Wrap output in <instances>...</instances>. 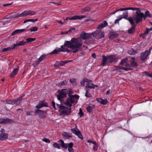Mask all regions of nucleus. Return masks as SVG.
<instances>
[{"label": "nucleus", "mask_w": 152, "mask_h": 152, "mask_svg": "<svg viewBox=\"0 0 152 152\" xmlns=\"http://www.w3.org/2000/svg\"><path fill=\"white\" fill-rule=\"evenodd\" d=\"M48 107V104L45 102L44 101H40L39 102L38 104L36 106V108L39 109L43 107Z\"/></svg>", "instance_id": "nucleus-15"}, {"label": "nucleus", "mask_w": 152, "mask_h": 152, "mask_svg": "<svg viewBox=\"0 0 152 152\" xmlns=\"http://www.w3.org/2000/svg\"><path fill=\"white\" fill-rule=\"evenodd\" d=\"M45 56V55H42L40 56V57L37 60L39 62H40L44 59Z\"/></svg>", "instance_id": "nucleus-39"}, {"label": "nucleus", "mask_w": 152, "mask_h": 152, "mask_svg": "<svg viewBox=\"0 0 152 152\" xmlns=\"http://www.w3.org/2000/svg\"><path fill=\"white\" fill-rule=\"evenodd\" d=\"M89 89H86V93L85 94V96L87 97H89L91 96V94L89 93Z\"/></svg>", "instance_id": "nucleus-36"}, {"label": "nucleus", "mask_w": 152, "mask_h": 152, "mask_svg": "<svg viewBox=\"0 0 152 152\" xmlns=\"http://www.w3.org/2000/svg\"><path fill=\"white\" fill-rule=\"evenodd\" d=\"M18 45L19 46H20L24 45L26 44L27 43V42L22 41H19L18 42Z\"/></svg>", "instance_id": "nucleus-35"}, {"label": "nucleus", "mask_w": 152, "mask_h": 152, "mask_svg": "<svg viewBox=\"0 0 152 152\" xmlns=\"http://www.w3.org/2000/svg\"><path fill=\"white\" fill-rule=\"evenodd\" d=\"M13 121L10 119L6 118L5 119L0 118V124H8L13 122Z\"/></svg>", "instance_id": "nucleus-17"}, {"label": "nucleus", "mask_w": 152, "mask_h": 152, "mask_svg": "<svg viewBox=\"0 0 152 152\" xmlns=\"http://www.w3.org/2000/svg\"><path fill=\"white\" fill-rule=\"evenodd\" d=\"M62 135L64 137H65L67 139H69V138L72 137V136L69 134L67 133L64 132L62 134Z\"/></svg>", "instance_id": "nucleus-30"}, {"label": "nucleus", "mask_w": 152, "mask_h": 152, "mask_svg": "<svg viewBox=\"0 0 152 152\" xmlns=\"http://www.w3.org/2000/svg\"><path fill=\"white\" fill-rule=\"evenodd\" d=\"M108 101H107V99H103L102 100V102L101 104H102L103 105H105L107 103V102Z\"/></svg>", "instance_id": "nucleus-52"}, {"label": "nucleus", "mask_w": 152, "mask_h": 152, "mask_svg": "<svg viewBox=\"0 0 152 152\" xmlns=\"http://www.w3.org/2000/svg\"><path fill=\"white\" fill-rule=\"evenodd\" d=\"M38 30V28L37 27L35 26L31 28L29 30L27 29L26 30V31H29L30 30L31 32H32L37 31Z\"/></svg>", "instance_id": "nucleus-33"}, {"label": "nucleus", "mask_w": 152, "mask_h": 152, "mask_svg": "<svg viewBox=\"0 0 152 152\" xmlns=\"http://www.w3.org/2000/svg\"><path fill=\"white\" fill-rule=\"evenodd\" d=\"M60 141L61 142V145L62 147L65 149H66L67 148L69 149L71 147H72L73 144L72 142H70L69 143H65L64 141L62 140H60Z\"/></svg>", "instance_id": "nucleus-11"}, {"label": "nucleus", "mask_w": 152, "mask_h": 152, "mask_svg": "<svg viewBox=\"0 0 152 152\" xmlns=\"http://www.w3.org/2000/svg\"><path fill=\"white\" fill-rule=\"evenodd\" d=\"M28 15H33L36 14V12L35 11L31 10H28Z\"/></svg>", "instance_id": "nucleus-38"}, {"label": "nucleus", "mask_w": 152, "mask_h": 152, "mask_svg": "<svg viewBox=\"0 0 152 152\" xmlns=\"http://www.w3.org/2000/svg\"><path fill=\"white\" fill-rule=\"evenodd\" d=\"M39 63L40 62L38 60H37L35 63H33L32 65L34 67H35L37 66L38 64H39Z\"/></svg>", "instance_id": "nucleus-56"}, {"label": "nucleus", "mask_w": 152, "mask_h": 152, "mask_svg": "<svg viewBox=\"0 0 152 152\" xmlns=\"http://www.w3.org/2000/svg\"><path fill=\"white\" fill-rule=\"evenodd\" d=\"M59 94L57 96L58 100L61 101L64 98L67 97V94L68 95L69 97L67 98L65 102V104L68 106H72V104L77 103V101L75 99H78L79 96L77 95H72L73 94V91L71 88L68 89H63L60 90L58 91Z\"/></svg>", "instance_id": "nucleus-1"}, {"label": "nucleus", "mask_w": 152, "mask_h": 152, "mask_svg": "<svg viewBox=\"0 0 152 152\" xmlns=\"http://www.w3.org/2000/svg\"><path fill=\"white\" fill-rule=\"evenodd\" d=\"M18 15L19 17H23L28 15V10L24 11L20 14H18Z\"/></svg>", "instance_id": "nucleus-28"}, {"label": "nucleus", "mask_w": 152, "mask_h": 152, "mask_svg": "<svg viewBox=\"0 0 152 152\" xmlns=\"http://www.w3.org/2000/svg\"><path fill=\"white\" fill-rule=\"evenodd\" d=\"M94 41L95 40L94 39H93V40L92 41L90 40H86L85 41V43L87 44H92L94 43Z\"/></svg>", "instance_id": "nucleus-41"}, {"label": "nucleus", "mask_w": 152, "mask_h": 152, "mask_svg": "<svg viewBox=\"0 0 152 152\" xmlns=\"http://www.w3.org/2000/svg\"><path fill=\"white\" fill-rule=\"evenodd\" d=\"M69 107L63 106L60 107V109H59L60 112L63 115H68L71 112V106H69Z\"/></svg>", "instance_id": "nucleus-7"}, {"label": "nucleus", "mask_w": 152, "mask_h": 152, "mask_svg": "<svg viewBox=\"0 0 152 152\" xmlns=\"http://www.w3.org/2000/svg\"><path fill=\"white\" fill-rule=\"evenodd\" d=\"M67 41H65L64 43V44L63 45L61 46V48H57V49H55L53 50V51L51 52L50 53V54H58L59 53L61 52H69L71 51L69 49L67 48L66 47H67L69 48V45L68 44L65 45Z\"/></svg>", "instance_id": "nucleus-5"}, {"label": "nucleus", "mask_w": 152, "mask_h": 152, "mask_svg": "<svg viewBox=\"0 0 152 152\" xmlns=\"http://www.w3.org/2000/svg\"><path fill=\"white\" fill-rule=\"evenodd\" d=\"M59 66H61L64 65V62L63 61H59Z\"/></svg>", "instance_id": "nucleus-60"}, {"label": "nucleus", "mask_w": 152, "mask_h": 152, "mask_svg": "<svg viewBox=\"0 0 152 152\" xmlns=\"http://www.w3.org/2000/svg\"><path fill=\"white\" fill-rule=\"evenodd\" d=\"M67 84V82L66 80H63L58 83L56 85L58 86L61 87L66 85Z\"/></svg>", "instance_id": "nucleus-27"}, {"label": "nucleus", "mask_w": 152, "mask_h": 152, "mask_svg": "<svg viewBox=\"0 0 152 152\" xmlns=\"http://www.w3.org/2000/svg\"><path fill=\"white\" fill-rule=\"evenodd\" d=\"M42 140L43 141L48 143H50V141L49 140L45 138L42 139Z\"/></svg>", "instance_id": "nucleus-53"}, {"label": "nucleus", "mask_w": 152, "mask_h": 152, "mask_svg": "<svg viewBox=\"0 0 152 152\" xmlns=\"http://www.w3.org/2000/svg\"><path fill=\"white\" fill-rule=\"evenodd\" d=\"M92 85V86H88L87 84V85L86 86L85 88V89H86V88L87 89H89V88H95V86H94V85L92 83L91 84Z\"/></svg>", "instance_id": "nucleus-43"}, {"label": "nucleus", "mask_w": 152, "mask_h": 152, "mask_svg": "<svg viewBox=\"0 0 152 152\" xmlns=\"http://www.w3.org/2000/svg\"><path fill=\"white\" fill-rule=\"evenodd\" d=\"M127 60V58H126L123 59L121 61V62L120 63V64L121 66H123L124 64L126 63V61Z\"/></svg>", "instance_id": "nucleus-34"}, {"label": "nucleus", "mask_w": 152, "mask_h": 152, "mask_svg": "<svg viewBox=\"0 0 152 152\" xmlns=\"http://www.w3.org/2000/svg\"><path fill=\"white\" fill-rule=\"evenodd\" d=\"M88 82V79L86 78H84L82 81L80 82L81 85L83 86H85V82Z\"/></svg>", "instance_id": "nucleus-31"}, {"label": "nucleus", "mask_w": 152, "mask_h": 152, "mask_svg": "<svg viewBox=\"0 0 152 152\" xmlns=\"http://www.w3.org/2000/svg\"><path fill=\"white\" fill-rule=\"evenodd\" d=\"M34 112L36 115H39V118L44 119L46 117L47 112L46 111H43L39 109H36L34 110Z\"/></svg>", "instance_id": "nucleus-8"}, {"label": "nucleus", "mask_w": 152, "mask_h": 152, "mask_svg": "<svg viewBox=\"0 0 152 152\" xmlns=\"http://www.w3.org/2000/svg\"><path fill=\"white\" fill-rule=\"evenodd\" d=\"M26 31V29H17L13 31L11 34V35L12 36L16 34L20 33L21 32Z\"/></svg>", "instance_id": "nucleus-19"}, {"label": "nucleus", "mask_w": 152, "mask_h": 152, "mask_svg": "<svg viewBox=\"0 0 152 152\" xmlns=\"http://www.w3.org/2000/svg\"><path fill=\"white\" fill-rule=\"evenodd\" d=\"M8 134L5 132L1 133L0 135V140H4L8 138Z\"/></svg>", "instance_id": "nucleus-20"}, {"label": "nucleus", "mask_w": 152, "mask_h": 152, "mask_svg": "<svg viewBox=\"0 0 152 152\" xmlns=\"http://www.w3.org/2000/svg\"><path fill=\"white\" fill-rule=\"evenodd\" d=\"M132 8H131V7H127V8H121V9H118L117 10H116L114 12H112L111 14H114L116 12L120 11H125L127 10H131L132 9Z\"/></svg>", "instance_id": "nucleus-23"}, {"label": "nucleus", "mask_w": 152, "mask_h": 152, "mask_svg": "<svg viewBox=\"0 0 152 152\" xmlns=\"http://www.w3.org/2000/svg\"><path fill=\"white\" fill-rule=\"evenodd\" d=\"M122 19V15H121L119 17V18L116 20L114 22L115 24H116L117 23H118L120 20Z\"/></svg>", "instance_id": "nucleus-44"}, {"label": "nucleus", "mask_w": 152, "mask_h": 152, "mask_svg": "<svg viewBox=\"0 0 152 152\" xmlns=\"http://www.w3.org/2000/svg\"><path fill=\"white\" fill-rule=\"evenodd\" d=\"M145 34H144V33L143 34H141L140 35V36L142 37V38L143 39H145Z\"/></svg>", "instance_id": "nucleus-62"}, {"label": "nucleus", "mask_w": 152, "mask_h": 152, "mask_svg": "<svg viewBox=\"0 0 152 152\" xmlns=\"http://www.w3.org/2000/svg\"><path fill=\"white\" fill-rule=\"evenodd\" d=\"M71 130L72 132L77 135L79 138L81 139H83V137L80 131L77 128L76 125H75V128L71 129Z\"/></svg>", "instance_id": "nucleus-10"}, {"label": "nucleus", "mask_w": 152, "mask_h": 152, "mask_svg": "<svg viewBox=\"0 0 152 152\" xmlns=\"http://www.w3.org/2000/svg\"><path fill=\"white\" fill-rule=\"evenodd\" d=\"M38 19L36 18L35 19H26L24 20L23 23H25L31 21L32 22H34L35 21H36Z\"/></svg>", "instance_id": "nucleus-32"}, {"label": "nucleus", "mask_w": 152, "mask_h": 152, "mask_svg": "<svg viewBox=\"0 0 152 152\" xmlns=\"http://www.w3.org/2000/svg\"><path fill=\"white\" fill-rule=\"evenodd\" d=\"M107 64H108V62H107V57L105 55H103L102 56V61L101 63V65L104 66Z\"/></svg>", "instance_id": "nucleus-18"}, {"label": "nucleus", "mask_w": 152, "mask_h": 152, "mask_svg": "<svg viewBox=\"0 0 152 152\" xmlns=\"http://www.w3.org/2000/svg\"><path fill=\"white\" fill-rule=\"evenodd\" d=\"M18 45V42L16 44H14L13 45V47L12 48H11L12 50H13L15 49V48H17L19 46Z\"/></svg>", "instance_id": "nucleus-50"}, {"label": "nucleus", "mask_w": 152, "mask_h": 152, "mask_svg": "<svg viewBox=\"0 0 152 152\" xmlns=\"http://www.w3.org/2000/svg\"><path fill=\"white\" fill-rule=\"evenodd\" d=\"M53 146L55 148H56L59 149L60 148V145L56 142H54L53 144Z\"/></svg>", "instance_id": "nucleus-37"}, {"label": "nucleus", "mask_w": 152, "mask_h": 152, "mask_svg": "<svg viewBox=\"0 0 152 152\" xmlns=\"http://www.w3.org/2000/svg\"><path fill=\"white\" fill-rule=\"evenodd\" d=\"M135 58L132 57L130 61L131 66L134 67H137V63L134 61Z\"/></svg>", "instance_id": "nucleus-25"}, {"label": "nucleus", "mask_w": 152, "mask_h": 152, "mask_svg": "<svg viewBox=\"0 0 152 152\" xmlns=\"http://www.w3.org/2000/svg\"><path fill=\"white\" fill-rule=\"evenodd\" d=\"M87 142H88L92 143L93 144H96V142L93 140H87Z\"/></svg>", "instance_id": "nucleus-57"}, {"label": "nucleus", "mask_w": 152, "mask_h": 152, "mask_svg": "<svg viewBox=\"0 0 152 152\" xmlns=\"http://www.w3.org/2000/svg\"><path fill=\"white\" fill-rule=\"evenodd\" d=\"M65 45L68 44L69 48L70 49L71 51L73 53H76L80 50L82 45L80 40L75 38H72L71 41H67Z\"/></svg>", "instance_id": "nucleus-2"}, {"label": "nucleus", "mask_w": 152, "mask_h": 152, "mask_svg": "<svg viewBox=\"0 0 152 152\" xmlns=\"http://www.w3.org/2000/svg\"><path fill=\"white\" fill-rule=\"evenodd\" d=\"M149 31V28H146V30L144 32V34H148Z\"/></svg>", "instance_id": "nucleus-64"}, {"label": "nucleus", "mask_w": 152, "mask_h": 152, "mask_svg": "<svg viewBox=\"0 0 152 152\" xmlns=\"http://www.w3.org/2000/svg\"><path fill=\"white\" fill-rule=\"evenodd\" d=\"M91 8L90 7L87 6L85 8H83L80 11L82 13H84L90 11Z\"/></svg>", "instance_id": "nucleus-22"}, {"label": "nucleus", "mask_w": 152, "mask_h": 152, "mask_svg": "<svg viewBox=\"0 0 152 152\" xmlns=\"http://www.w3.org/2000/svg\"><path fill=\"white\" fill-rule=\"evenodd\" d=\"M96 100L98 102L101 103L102 99L101 98H98L96 99Z\"/></svg>", "instance_id": "nucleus-59"}, {"label": "nucleus", "mask_w": 152, "mask_h": 152, "mask_svg": "<svg viewBox=\"0 0 152 152\" xmlns=\"http://www.w3.org/2000/svg\"><path fill=\"white\" fill-rule=\"evenodd\" d=\"M128 30V32L129 34H133L135 31V26L136 25L134 24Z\"/></svg>", "instance_id": "nucleus-26"}, {"label": "nucleus", "mask_w": 152, "mask_h": 152, "mask_svg": "<svg viewBox=\"0 0 152 152\" xmlns=\"http://www.w3.org/2000/svg\"><path fill=\"white\" fill-rule=\"evenodd\" d=\"M150 51L149 52L148 50H146L144 52L142 53L140 56L141 60L144 61L147 58L148 55L150 54Z\"/></svg>", "instance_id": "nucleus-16"}, {"label": "nucleus", "mask_w": 152, "mask_h": 152, "mask_svg": "<svg viewBox=\"0 0 152 152\" xmlns=\"http://www.w3.org/2000/svg\"><path fill=\"white\" fill-rule=\"evenodd\" d=\"M68 150L69 152H74V150L73 148L72 147H71L68 149Z\"/></svg>", "instance_id": "nucleus-63"}, {"label": "nucleus", "mask_w": 152, "mask_h": 152, "mask_svg": "<svg viewBox=\"0 0 152 152\" xmlns=\"http://www.w3.org/2000/svg\"><path fill=\"white\" fill-rule=\"evenodd\" d=\"M75 30V28H71L69 29V30L67 32H61V34H64V33H65V34H67L68 32H71L72 31V30Z\"/></svg>", "instance_id": "nucleus-45"}, {"label": "nucleus", "mask_w": 152, "mask_h": 152, "mask_svg": "<svg viewBox=\"0 0 152 152\" xmlns=\"http://www.w3.org/2000/svg\"><path fill=\"white\" fill-rule=\"evenodd\" d=\"M69 82L72 84H74V83H76L75 79L74 78L70 79L69 80Z\"/></svg>", "instance_id": "nucleus-54"}, {"label": "nucleus", "mask_w": 152, "mask_h": 152, "mask_svg": "<svg viewBox=\"0 0 152 152\" xmlns=\"http://www.w3.org/2000/svg\"><path fill=\"white\" fill-rule=\"evenodd\" d=\"M118 34L113 31H110V35L109 36V38L110 39H113L115 38H117L118 37Z\"/></svg>", "instance_id": "nucleus-21"}, {"label": "nucleus", "mask_w": 152, "mask_h": 152, "mask_svg": "<svg viewBox=\"0 0 152 152\" xmlns=\"http://www.w3.org/2000/svg\"><path fill=\"white\" fill-rule=\"evenodd\" d=\"M128 12H124L122 15L123 16H122V18L127 20L130 22L132 25H133L134 23H136V20H135L134 19V16L133 18L130 17L128 18Z\"/></svg>", "instance_id": "nucleus-9"}, {"label": "nucleus", "mask_w": 152, "mask_h": 152, "mask_svg": "<svg viewBox=\"0 0 152 152\" xmlns=\"http://www.w3.org/2000/svg\"><path fill=\"white\" fill-rule=\"evenodd\" d=\"M54 66L55 67H57L59 66V61H56V62L54 64Z\"/></svg>", "instance_id": "nucleus-58"}, {"label": "nucleus", "mask_w": 152, "mask_h": 152, "mask_svg": "<svg viewBox=\"0 0 152 152\" xmlns=\"http://www.w3.org/2000/svg\"><path fill=\"white\" fill-rule=\"evenodd\" d=\"M51 105L55 110L57 109L56 108V107H55V102L53 100L52 101Z\"/></svg>", "instance_id": "nucleus-55"}, {"label": "nucleus", "mask_w": 152, "mask_h": 152, "mask_svg": "<svg viewBox=\"0 0 152 152\" xmlns=\"http://www.w3.org/2000/svg\"><path fill=\"white\" fill-rule=\"evenodd\" d=\"M94 144V145L93 146V149L94 151H96L98 149V145L96 142V144Z\"/></svg>", "instance_id": "nucleus-48"}, {"label": "nucleus", "mask_w": 152, "mask_h": 152, "mask_svg": "<svg viewBox=\"0 0 152 152\" xmlns=\"http://www.w3.org/2000/svg\"><path fill=\"white\" fill-rule=\"evenodd\" d=\"M80 38L83 39H88L91 36V33H86L84 32L81 33L80 35Z\"/></svg>", "instance_id": "nucleus-13"}, {"label": "nucleus", "mask_w": 152, "mask_h": 152, "mask_svg": "<svg viewBox=\"0 0 152 152\" xmlns=\"http://www.w3.org/2000/svg\"><path fill=\"white\" fill-rule=\"evenodd\" d=\"M132 8L131 10H136V15H134V19L136 20V23H138L142 20V18H144L145 20L146 17H148L149 18L152 17L150 13V12L147 10L145 13V15L143 13L141 12L140 8L137 7H131Z\"/></svg>", "instance_id": "nucleus-3"}, {"label": "nucleus", "mask_w": 152, "mask_h": 152, "mask_svg": "<svg viewBox=\"0 0 152 152\" xmlns=\"http://www.w3.org/2000/svg\"><path fill=\"white\" fill-rule=\"evenodd\" d=\"M107 25L108 23L106 21H104L97 27V28L99 30H96L94 32L91 33V36L93 35L94 37L97 39L104 37V32L102 31L101 30L102 28L107 26Z\"/></svg>", "instance_id": "nucleus-4"}, {"label": "nucleus", "mask_w": 152, "mask_h": 152, "mask_svg": "<svg viewBox=\"0 0 152 152\" xmlns=\"http://www.w3.org/2000/svg\"><path fill=\"white\" fill-rule=\"evenodd\" d=\"M78 114L80 115V117H81L83 116L84 114L83 113L82 110L81 108L79 109V112L78 113Z\"/></svg>", "instance_id": "nucleus-51"}, {"label": "nucleus", "mask_w": 152, "mask_h": 152, "mask_svg": "<svg viewBox=\"0 0 152 152\" xmlns=\"http://www.w3.org/2000/svg\"><path fill=\"white\" fill-rule=\"evenodd\" d=\"M24 94L20 95L19 97L17 98L14 100H7L6 103L7 104L18 105L21 103L22 101V98L24 96Z\"/></svg>", "instance_id": "nucleus-6"}, {"label": "nucleus", "mask_w": 152, "mask_h": 152, "mask_svg": "<svg viewBox=\"0 0 152 152\" xmlns=\"http://www.w3.org/2000/svg\"><path fill=\"white\" fill-rule=\"evenodd\" d=\"M94 105H93L92 106H88L86 108V110L88 112L90 113L94 109Z\"/></svg>", "instance_id": "nucleus-29"}, {"label": "nucleus", "mask_w": 152, "mask_h": 152, "mask_svg": "<svg viewBox=\"0 0 152 152\" xmlns=\"http://www.w3.org/2000/svg\"><path fill=\"white\" fill-rule=\"evenodd\" d=\"M18 70L19 69L18 68H16L10 74V77L12 78L14 77L15 76L17 73Z\"/></svg>", "instance_id": "nucleus-24"}, {"label": "nucleus", "mask_w": 152, "mask_h": 152, "mask_svg": "<svg viewBox=\"0 0 152 152\" xmlns=\"http://www.w3.org/2000/svg\"><path fill=\"white\" fill-rule=\"evenodd\" d=\"M33 112L32 111H31L29 112H27L26 113V115H32L31 113Z\"/></svg>", "instance_id": "nucleus-61"}, {"label": "nucleus", "mask_w": 152, "mask_h": 152, "mask_svg": "<svg viewBox=\"0 0 152 152\" xmlns=\"http://www.w3.org/2000/svg\"><path fill=\"white\" fill-rule=\"evenodd\" d=\"M36 38H27L26 39V42H31L32 41H34L36 39Z\"/></svg>", "instance_id": "nucleus-40"}, {"label": "nucleus", "mask_w": 152, "mask_h": 152, "mask_svg": "<svg viewBox=\"0 0 152 152\" xmlns=\"http://www.w3.org/2000/svg\"><path fill=\"white\" fill-rule=\"evenodd\" d=\"M128 53L130 55H133L135 54L136 52L132 50H131L128 51Z\"/></svg>", "instance_id": "nucleus-46"}, {"label": "nucleus", "mask_w": 152, "mask_h": 152, "mask_svg": "<svg viewBox=\"0 0 152 152\" xmlns=\"http://www.w3.org/2000/svg\"><path fill=\"white\" fill-rule=\"evenodd\" d=\"M143 73H144L145 74V75L147 76V77H152V74H150L148 73V72H147L145 71L144 72H143Z\"/></svg>", "instance_id": "nucleus-49"}, {"label": "nucleus", "mask_w": 152, "mask_h": 152, "mask_svg": "<svg viewBox=\"0 0 152 152\" xmlns=\"http://www.w3.org/2000/svg\"><path fill=\"white\" fill-rule=\"evenodd\" d=\"M86 17V15H76L74 16L71 18L67 17L65 19H64V22L65 21L68 20H75L77 19H81L83 18H85Z\"/></svg>", "instance_id": "nucleus-12"}, {"label": "nucleus", "mask_w": 152, "mask_h": 152, "mask_svg": "<svg viewBox=\"0 0 152 152\" xmlns=\"http://www.w3.org/2000/svg\"><path fill=\"white\" fill-rule=\"evenodd\" d=\"M12 50V48L11 47H8V48H4L2 50L1 52H6L8 50L11 51Z\"/></svg>", "instance_id": "nucleus-42"}, {"label": "nucleus", "mask_w": 152, "mask_h": 152, "mask_svg": "<svg viewBox=\"0 0 152 152\" xmlns=\"http://www.w3.org/2000/svg\"><path fill=\"white\" fill-rule=\"evenodd\" d=\"M19 17L18 13L17 14L11 16L9 17V18H16Z\"/></svg>", "instance_id": "nucleus-47"}, {"label": "nucleus", "mask_w": 152, "mask_h": 152, "mask_svg": "<svg viewBox=\"0 0 152 152\" xmlns=\"http://www.w3.org/2000/svg\"><path fill=\"white\" fill-rule=\"evenodd\" d=\"M107 57L108 63L116 61L118 59L117 57L114 56H110Z\"/></svg>", "instance_id": "nucleus-14"}]
</instances>
